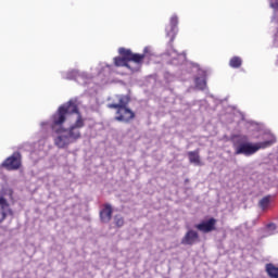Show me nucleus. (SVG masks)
Wrapping results in <instances>:
<instances>
[{"instance_id": "nucleus-1", "label": "nucleus", "mask_w": 278, "mask_h": 278, "mask_svg": "<svg viewBox=\"0 0 278 278\" xmlns=\"http://www.w3.org/2000/svg\"><path fill=\"white\" fill-rule=\"evenodd\" d=\"M70 114H77V100H70L67 103L61 105L56 113L52 115L50 122H41V129H52L53 134H56L54 138V144L58 149H66L68 144H73L68 138L66 129L62 126L66 123V116Z\"/></svg>"}, {"instance_id": "nucleus-2", "label": "nucleus", "mask_w": 278, "mask_h": 278, "mask_svg": "<svg viewBox=\"0 0 278 278\" xmlns=\"http://www.w3.org/2000/svg\"><path fill=\"white\" fill-rule=\"evenodd\" d=\"M232 147L235 149V155H244L245 157H251V155H255L260 149H268V147H273L275 142V137L269 140L262 142H249V137L245 135H235L231 138Z\"/></svg>"}, {"instance_id": "nucleus-3", "label": "nucleus", "mask_w": 278, "mask_h": 278, "mask_svg": "<svg viewBox=\"0 0 278 278\" xmlns=\"http://www.w3.org/2000/svg\"><path fill=\"white\" fill-rule=\"evenodd\" d=\"M118 53L119 55H127L128 64H131V62L132 64H135V65H131V68H130L132 73L140 71V66H142V61L144 60V54L134 53L129 49H125V48H119Z\"/></svg>"}, {"instance_id": "nucleus-4", "label": "nucleus", "mask_w": 278, "mask_h": 278, "mask_svg": "<svg viewBox=\"0 0 278 278\" xmlns=\"http://www.w3.org/2000/svg\"><path fill=\"white\" fill-rule=\"evenodd\" d=\"M62 77L63 79H70V80L75 79V81H77L81 86H86V84H88V81L92 79V76L90 74L86 72H79L77 70L63 72Z\"/></svg>"}, {"instance_id": "nucleus-5", "label": "nucleus", "mask_w": 278, "mask_h": 278, "mask_svg": "<svg viewBox=\"0 0 278 278\" xmlns=\"http://www.w3.org/2000/svg\"><path fill=\"white\" fill-rule=\"evenodd\" d=\"M78 115L76 122L74 125H72L68 129H66V134L67 137L70 139V142H77V140H79V138H81V132L79 131V129H81V127H84V118H81V114H79V110L77 109V113Z\"/></svg>"}, {"instance_id": "nucleus-6", "label": "nucleus", "mask_w": 278, "mask_h": 278, "mask_svg": "<svg viewBox=\"0 0 278 278\" xmlns=\"http://www.w3.org/2000/svg\"><path fill=\"white\" fill-rule=\"evenodd\" d=\"M23 164V156L21 152H14L11 156H9L3 163V168L7 170H18Z\"/></svg>"}, {"instance_id": "nucleus-7", "label": "nucleus", "mask_w": 278, "mask_h": 278, "mask_svg": "<svg viewBox=\"0 0 278 278\" xmlns=\"http://www.w3.org/2000/svg\"><path fill=\"white\" fill-rule=\"evenodd\" d=\"M115 114L116 116L114 117V121H117V123H131V121L136 118V113L127 106L117 109Z\"/></svg>"}, {"instance_id": "nucleus-8", "label": "nucleus", "mask_w": 278, "mask_h": 278, "mask_svg": "<svg viewBox=\"0 0 278 278\" xmlns=\"http://www.w3.org/2000/svg\"><path fill=\"white\" fill-rule=\"evenodd\" d=\"M177 25H179V18L177 17V15H174L170 17L169 26H167L165 28L166 36L168 38H170V42H173V40H175V37L177 36V33L179 31V29L177 28Z\"/></svg>"}, {"instance_id": "nucleus-9", "label": "nucleus", "mask_w": 278, "mask_h": 278, "mask_svg": "<svg viewBox=\"0 0 278 278\" xmlns=\"http://www.w3.org/2000/svg\"><path fill=\"white\" fill-rule=\"evenodd\" d=\"M116 99L118 103H109V110H122L124 108H127L131 101V97L125 94H117Z\"/></svg>"}, {"instance_id": "nucleus-10", "label": "nucleus", "mask_w": 278, "mask_h": 278, "mask_svg": "<svg viewBox=\"0 0 278 278\" xmlns=\"http://www.w3.org/2000/svg\"><path fill=\"white\" fill-rule=\"evenodd\" d=\"M195 229L203 233H210V231H214V229H216V219L211 217L210 219L195 225Z\"/></svg>"}, {"instance_id": "nucleus-11", "label": "nucleus", "mask_w": 278, "mask_h": 278, "mask_svg": "<svg viewBox=\"0 0 278 278\" xmlns=\"http://www.w3.org/2000/svg\"><path fill=\"white\" fill-rule=\"evenodd\" d=\"M8 216H12V208H10L8 200L0 195V223H3Z\"/></svg>"}, {"instance_id": "nucleus-12", "label": "nucleus", "mask_w": 278, "mask_h": 278, "mask_svg": "<svg viewBox=\"0 0 278 278\" xmlns=\"http://www.w3.org/2000/svg\"><path fill=\"white\" fill-rule=\"evenodd\" d=\"M199 240V232L194 230H189L185 235V237L181 239V244L192 247L194 242Z\"/></svg>"}, {"instance_id": "nucleus-13", "label": "nucleus", "mask_w": 278, "mask_h": 278, "mask_svg": "<svg viewBox=\"0 0 278 278\" xmlns=\"http://www.w3.org/2000/svg\"><path fill=\"white\" fill-rule=\"evenodd\" d=\"M100 218L102 223H109L112 220V205L106 204L104 208L100 212Z\"/></svg>"}, {"instance_id": "nucleus-14", "label": "nucleus", "mask_w": 278, "mask_h": 278, "mask_svg": "<svg viewBox=\"0 0 278 278\" xmlns=\"http://www.w3.org/2000/svg\"><path fill=\"white\" fill-rule=\"evenodd\" d=\"M123 58L116 56L114 58V64L115 66H125L126 68H129L131 71V63H129V59L127 58V54H122Z\"/></svg>"}, {"instance_id": "nucleus-15", "label": "nucleus", "mask_w": 278, "mask_h": 278, "mask_svg": "<svg viewBox=\"0 0 278 278\" xmlns=\"http://www.w3.org/2000/svg\"><path fill=\"white\" fill-rule=\"evenodd\" d=\"M187 155L189 157L190 164H194V166H201V156L199 155V150L189 151Z\"/></svg>"}, {"instance_id": "nucleus-16", "label": "nucleus", "mask_w": 278, "mask_h": 278, "mask_svg": "<svg viewBox=\"0 0 278 278\" xmlns=\"http://www.w3.org/2000/svg\"><path fill=\"white\" fill-rule=\"evenodd\" d=\"M266 273L270 278H278V267L275 266L273 263H268L266 265Z\"/></svg>"}, {"instance_id": "nucleus-17", "label": "nucleus", "mask_w": 278, "mask_h": 278, "mask_svg": "<svg viewBox=\"0 0 278 278\" xmlns=\"http://www.w3.org/2000/svg\"><path fill=\"white\" fill-rule=\"evenodd\" d=\"M269 5L274 10V16L271 23H277L278 21V0H269Z\"/></svg>"}, {"instance_id": "nucleus-18", "label": "nucleus", "mask_w": 278, "mask_h": 278, "mask_svg": "<svg viewBox=\"0 0 278 278\" xmlns=\"http://www.w3.org/2000/svg\"><path fill=\"white\" fill-rule=\"evenodd\" d=\"M258 206L261 207V210H263V212L265 210H268V207H270V195H267L258 201Z\"/></svg>"}, {"instance_id": "nucleus-19", "label": "nucleus", "mask_w": 278, "mask_h": 278, "mask_svg": "<svg viewBox=\"0 0 278 278\" xmlns=\"http://www.w3.org/2000/svg\"><path fill=\"white\" fill-rule=\"evenodd\" d=\"M195 87L198 90H204L207 88V81H205L204 77H195Z\"/></svg>"}, {"instance_id": "nucleus-20", "label": "nucleus", "mask_w": 278, "mask_h": 278, "mask_svg": "<svg viewBox=\"0 0 278 278\" xmlns=\"http://www.w3.org/2000/svg\"><path fill=\"white\" fill-rule=\"evenodd\" d=\"M229 66L231 68H240L242 66V59L240 56H233L229 62Z\"/></svg>"}, {"instance_id": "nucleus-21", "label": "nucleus", "mask_w": 278, "mask_h": 278, "mask_svg": "<svg viewBox=\"0 0 278 278\" xmlns=\"http://www.w3.org/2000/svg\"><path fill=\"white\" fill-rule=\"evenodd\" d=\"M114 223L116 227H123V225H125V219L121 215H115Z\"/></svg>"}, {"instance_id": "nucleus-22", "label": "nucleus", "mask_w": 278, "mask_h": 278, "mask_svg": "<svg viewBox=\"0 0 278 278\" xmlns=\"http://www.w3.org/2000/svg\"><path fill=\"white\" fill-rule=\"evenodd\" d=\"M275 229H277V226L275 224H268L267 225V230L268 231H275Z\"/></svg>"}, {"instance_id": "nucleus-23", "label": "nucleus", "mask_w": 278, "mask_h": 278, "mask_svg": "<svg viewBox=\"0 0 278 278\" xmlns=\"http://www.w3.org/2000/svg\"><path fill=\"white\" fill-rule=\"evenodd\" d=\"M149 53V47H146L144 49H143V53H142V55H144V58H147V54Z\"/></svg>"}, {"instance_id": "nucleus-24", "label": "nucleus", "mask_w": 278, "mask_h": 278, "mask_svg": "<svg viewBox=\"0 0 278 278\" xmlns=\"http://www.w3.org/2000/svg\"><path fill=\"white\" fill-rule=\"evenodd\" d=\"M178 58H180V60H186V54H178Z\"/></svg>"}, {"instance_id": "nucleus-25", "label": "nucleus", "mask_w": 278, "mask_h": 278, "mask_svg": "<svg viewBox=\"0 0 278 278\" xmlns=\"http://www.w3.org/2000/svg\"><path fill=\"white\" fill-rule=\"evenodd\" d=\"M173 53H177V50H173Z\"/></svg>"}, {"instance_id": "nucleus-26", "label": "nucleus", "mask_w": 278, "mask_h": 278, "mask_svg": "<svg viewBox=\"0 0 278 278\" xmlns=\"http://www.w3.org/2000/svg\"><path fill=\"white\" fill-rule=\"evenodd\" d=\"M108 66V68H110V65H106Z\"/></svg>"}]
</instances>
